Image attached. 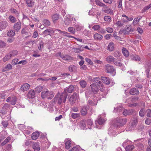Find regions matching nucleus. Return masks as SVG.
Listing matches in <instances>:
<instances>
[{"mask_svg": "<svg viewBox=\"0 0 151 151\" xmlns=\"http://www.w3.org/2000/svg\"><path fill=\"white\" fill-rule=\"evenodd\" d=\"M95 2L97 5L100 7H103L101 9V11L102 12L107 14L112 13V12L111 11V9L107 7L105 4L100 1L99 0H95Z\"/></svg>", "mask_w": 151, "mask_h": 151, "instance_id": "f257e3e1", "label": "nucleus"}, {"mask_svg": "<svg viewBox=\"0 0 151 151\" xmlns=\"http://www.w3.org/2000/svg\"><path fill=\"white\" fill-rule=\"evenodd\" d=\"M54 93L52 91H49L48 89L44 90L41 93L42 98L44 99L47 98V99H51L53 97Z\"/></svg>", "mask_w": 151, "mask_h": 151, "instance_id": "f03ea898", "label": "nucleus"}, {"mask_svg": "<svg viewBox=\"0 0 151 151\" xmlns=\"http://www.w3.org/2000/svg\"><path fill=\"white\" fill-rule=\"evenodd\" d=\"M68 95L67 93L66 92L62 93L60 94H57L58 98L57 103L59 105H60L63 102L65 103Z\"/></svg>", "mask_w": 151, "mask_h": 151, "instance_id": "7ed1b4c3", "label": "nucleus"}, {"mask_svg": "<svg viewBox=\"0 0 151 151\" xmlns=\"http://www.w3.org/2000/svg\"><path fill=\"white\" fill-rule=\"evenodd\" d=\"M116 122L114 124V127L119 128L124 126L127 122V119L125 118H119L116 120Z\"/></svg>", "mask_w": 151, "mask_h": 151, "instance_id": "20e7f679", "label": "nucleus"}, {"mask_svg": "<svg viewBox=\"0 0 151 151\" xmlns=\"http://www.w3.org/2000/svg\"><path fill=\"white\" fill-rule=\"evenodd\" d=\"M64 22L66 25H68L70 23L74 24L76 23V20L73 17L69 16L65 18Z\"/></svg>", "mask_w": 151, "mask_h": 151, "instance_id": "39448f33", "label": "nucleus"}, {"mask_svg": "<svg viewBox=\"0 0 151 151\" xmlns=\"http://www.w3.org/2000/svg\"><path fill=\"white\" fill-rule=\"evenodd\" d=\"M17 99L15 96H13L12 97H9L6 99V101L7 102H10L11 104L12 105H14L17 101Z\"/></svg>", "mask_w": 151, "mask_h": 151, "instance_id": "423d86ee", "label": "nucleus"}, {"mask_svg": "<svg viewBox=\"0 0 151 151\" xmlns=\"http://www.w3.org/2000/svg\"><path fill=\"white\" fill-rule=\"evenodd\" d=\"M105 69L106 72L109 73H112L115 71L113 66L109 64H107L105 65Z\"/></svg>", "mask_w": 151, "mask_h": 151, "instance_id": "0eeeda50", "label": "nucleus"}, {"mask_svg": "<svg viewBox=\"0 0 151 151\" xmlns=\"http://www.w3.org/2000/svg\"><path fill=\"white\" fill-rule=\"evenodd\" d=\"M78 96L77 93H74L71 95L69 101L70 104L72 105L74 104Z\"/></svg>", "mask_w": 151, "mask_h": 151, "instance_id": "6e6552de", "label": "nucleus"}, {"mask_svg": "<svg viewBox=\"0 0 151 151\" xmlns=\"http://www.w3.org/2000/svg\"><path fill=\"white\" fill-rule=\"evenodd\" d=\"M9 108V105L8 104H6L3 106L2 109L1 111V113L3 114H6L7 111Z\"/></svg>", "mask_w": 151, "mask_h": 151, "instance_id": "1a4fd4ad", "label": "nucleus"}, {"mask_svg": "<svg viewBox=\"0 0 151 151\" xmlns=\"http://www.w3.org/2000/svg\"><path fill=\"white\" fill-rule=\"evenodd\" d=\"M21 23L20 22H18L15 23L14 25V28L16 32H18L21 29Z\"/></svg>", "mask_w": 151, "mask_h": 151, "instance_id": "9d476101", "label": "nucleus"}, {"mask_svg": "<svg viewBox=\"0 0 151 151\" xmlns=\"http://www.w3.org/2000/svg\"><path fill=\"white\" fill-rule=\"evenodd\" d=\"M30 87V85L27 83H25L21 86V90L23 92L27 91L29 89Z\"/></svg>", "mask_w": 151, "mask_h": 151, "instance_id": "9b49d317", "label": "nucleus"}, {"mask_svg": "<svg viewBox=\"0 0 151 151\" xmlns=\"http://www.w3.org/2000/svg\"><path fill=\"white\" fill-rule=\"evenodd\" d=\"M129 93L131 95L137 96L139 94V92L136 88H134L130 90Z\"/></svg>", "mask_w": 151, "mask_h": 151, "instance_id": "f8f14e48", "label": "nucleus"}, {"mask_svg": "<svg viewBox=\"0 0 151 151\" xmlns=\"http://www.w3.org/2000/svg\"><path fill=\"white\" fill-rule=\"evenodd\" d=\"M51 18L54 23H55L60 18V15L58 14H54L52 15Z\"/></svg>", "mask_w": 151, "mask_h": 151, "instance_id": "ddd939ff", "label": "nucleus"}, {"mask_svg": "<svg viewBox=\"0 0 151 151\" xmlns=\"http://www.w3.org/2000/svg\"><path fill=\"white\" fill-rule=\"evenodd\" d=\"M35 91L34 90L31 89L27 93V96L29 99H32L35 97Z\"/></svg>", "mask_w": 151, "mask_h": 151, "instance_id": "4468645a", "label": "nucleus"}, {"mask_svg": "<svg viewBox=\"0 0 151 151\" xmlns=\"http://www.w3.org/2000/svg\"><path fill=\"white\" fill-rule=\"evenodd\" d=\"M90 86L92 92L95 94L97 93L98 89L96 84L93 83L91 84Z\"/></svg>", "mask_w": 151, "mask_h": 151, "instance_id": "2eb2a0df", "label": "nucleus"}, {"mask_svg": "<svg viewBox=\"0 0 151 151\" xmlns=\"http://www.w3.org/2000/svg\"><path fill=\"white\" fill-rule=\"evenodd\" d=\"M87 109L86 106H83L81 108V113L82 116H84L87 114Z\"/></svg>", "mask_w": 151, "mask_h": 151, "instance_id": "dca6fc26", "label": "nucleus"}, {"mask_svg": "<svg viewBox=\"0 0 151 151\" xmlns=\"http://www.w3.org/2000/svg\"><path fill=\"white\" fill-rule=\"evenodd\" d=\"M101 80L103 82L106 84H109L110 82L109 78L108 77L102 76L101 77Z\"/></svg>", "mask_w": 151, "mask_h": 151, "instance_id": "f3484780", "label": "nucleus"}, {"mask_svg": "<svg viewBox=\"0 0 151 151\" xmlns=\"http://www.w3.org/2000/svg\"><path fill=\"white\" fill-rule=\"evenodd\" d=\"M8 26V23L6 21H3L0 22V29H4Z\"/></svg>", "mask_w": 151, "mask_h": 151, "instance_id": "a211bd4d", "label": "nucleus"}, {"mask_svg": "<svg viewBox=\"0 0 151 151\" xmlns=\"http://www.w3.org/2000/svg\"><path fill=\"white\" fill-rule=\"evenodd\" d=\"M79 126L81 129H84L86 126V121L85 120H81L80 122Z\"/></svg>", "mask_w": 151, "mask_h": 151, "instance_id": "6ab92c4d", "label": "nucleus"}, {"mask_svg": "<svg viewBox=\"0 0 151 151\" xmlns=\"http://www.w3.org/2000/svg\"><path fill=\"white\" fill-rule=\"evenodd\" d=\"M134 110L133 109L125 110L124 109L123 112V114L125 116L131 114L133 112Z\"/></svg>", "mask_w": 151, "mask_h": 151, "instance_id": "aec40b11", "label": "nucleus"}, {"mask_svg": "<svg viewBox=\"0 0 151 151\" xmlns=\"http://www.w3.org/2000/svg\"><path fill=\"white\" fill-rule=\"evenodd\" d=\"M74 89V87L73 85H70L64 90V92L67 93V91L69 93H72Z\"/></svg>", "mask_w": 151, "mask_h": 151, "instance_id": "412c9836", "label": "nucleus"}, {"mask_svg": "<svg viewBox=\"0 0 151 151\" xmlns=\"http://www.w3.org/2000/svg\"><path fill=\"white\" fill-rule=\"evenodd\" d=\"M114 45L112 42H110L108 46L107 50L110 51H112L114 49Z\"/></svg>", "mask_w": 151, "mask_h": 151, "instance_id": "4be33fe9", "label": "nucleus"}, {"mask_svg": "<svg viewBox=\"0 0 151 151\" xmlns=\"http://www.w3.org/2000/svg\"><path fill=\"white\" fill-rule=\"evenodd\" d=\"M26 2L28 7H32L34 5V2L33 0H26Z\"/></svg>", "mask_w": 151, "mask_h": 151, "instance_id": "5701e85b", "label": "nucleus"}, {"mask_svg": "<svg viewBox=\"0 0 151 151\" xmlns=\"http://www.w3.org/2000/svg\"><path fill=\"white\" fill-rule=\"evenodd\" d=\"M40 143L39 142H36L33 145V148L35 151H39L40 150L39 147Z\"/></svg>", "mask_w": 151, "mask_h": 151, "instance_id": "b1692460", "label": "nucleus"}, {"mask_svg": "<svg viewBox=\"0 0 151 151\" xmlns=\"http://www.w3.org/2000/svg\"><path fill=\"white\" fill-rule=\"evenodd\" d=\"M122 53L124 56L126 57H128L129 55V52L128 50L125 47H122Z\"/></svg>", "mask_w": 151, "mask_h": 151, "instance_id": "393cba45", "label": "nucleus"}, {"mask_svg": "<svg viewBox=\"0 0 151 151\" xmlns=\"http://www.w3.org/2000/svg\"><path fill=\"white\" fill-rule=\"evenodd\" d=\"M60 56L63 60H70L71 58L70 56L67 55H61V53H60Z\"/></svg>", "mask_w": 151, "mask_h": 151, "instance_id": "a878e982", "label": "nucleus"}, {"mask_svg": "<svg viewBox=\"0 0 151 151\" xmlns=\"http://www.w3.org/2000/svg\"><path fill=\"white\" fill-rule=\"evenodd\" d=\"M106 61L108 63L113 62L114 61L115 58L111 55L107 56L106 58Z\"/></svg>", "mask_w": 151, "mask_h": 151, "instance_id": "bb28decb", "label": "nucleus"}, {"mask_svg": "<svg viewBox=\"0 0 151 151\" xmlns=\"http://www.w3.org/2000/svg\"><path fill=\"white\" fill-rule=\"evenodd\" d=\"M40 135V134L39 132H33L32 134L31 137L32 138V139L35 140L37 139Z\"/></svg>", "mask_w": 151, "mask_h": 151, "instance_id": "cd10ccee", "label": "nucleus"}, {"mask_svg": "<svg viewBox=\"0 0 151 151\" xmlns=\"http://www.w3.org/2000/svg\"><path fill=\"white\" fill-rule=\"evenodd\" d=\"M131 124L132 126L136 127L137 123V117H135L132 119L131 121Z\"/></svg>", "mask_w": 151, "mask_h": 151, "instance_id": "c85d7f7f", "label": "nucleus"}, {"mask_svg": "<svg viewBox=\"0 0 151 151\" xmlns=\"http://www.w3.org/2000/svg\"><path fill=\"white\" fill-rule=\"evenodd\" d=\"M93 37L95 40H101L103 38V36L102 35L97 33L95 34L94 35Z\"/></svg>", "mask_w": 151, "mask_h": 151, "instance_id": "c756f323", "label": "nucleus"}, {"mask_svg": "<svg viewBox=\"0 0 151 151\" xmlns=\"http://www.w3.org/2000/svg\"><path fill=\"white\" fill-rule=\"evenodd\" d=\"M12 68V65L10 64H8L3 69L2 71L3 72H5L6 70H10Z\"/></svg>", "mask_w": 151, "mask_h": 151, "instance_id": "7c9ffc66", "label": "nucleus"}, {"mask_svg": "<svg viewBox=\"0 0 151 151\" xmlns=\"http://www.w3.org/2000/svg\"><path fill=\"white\" fill-rule=\"evenodd\" d=\"M79 84L81 87L83 88H85L86 86V82L84 80H81L79 82Z\"/></svg>", "mask_w": 151, "mask_h": 151, "instance_id": "2f4dec72", "label": "nucleus"}, {"mask_svg": "<svg viewBox=\"0 0 151 151\" xmlns=\"http://www.w3.org/2000/svg\"><path fill=\"white\" fill-rule=\"evenodd\" d=\"M134 148V146L132 145H127L125 147L126 151H132Z\"/></svg>", "mask_w": 151, "mask_h": 151, "instance_id": "473e14b6", "label": "nucleus"}, {"mask_svg": "<svg viewBox=\"0 0 151 151\" xmlns=\"http://www.w3.org/2000/svg\"><path fill=\"white\" fill-rule=\"evenodd\" d=\"M43 89V86H37L35 88V92L37 93H40Z\"/></svg>", "mask_w": 151, "mask_h": 151, "instance_id": "72a5a7b5", "label": "nucleus"}, {"mask_svg": "<svg viewBox=\"0 0 151 151\" xmlns=\"http://www.w3.org/2000/svg\"><path fill=\"white\" fill-rule=\"evenodd\" d=\"M15 34V31L12 29L9 30L7 33V35L10 37L13 36Z\"/></svg>", "mask_w": 151, "mask_h": 151, "instance_id": "f704fd0d", "label": "nucleus"}, {"mask_svg": "<svg viewBox=\"0 0 151 151\" xmlns=\"http://www.w3.org/2000/svg\"><path fill=\"white\" fill-rule=\"evenodd\" d=\"M44 43L42 40H40L39 41V43L38 45V48L40 50H41L44 47L43 45Z\"/></svg>", "mask_w": 151, "mask_h": 151, "instance_id": "c9c22d12", "label": "nucleus"}, {"mask_svg": "<svg viewBox=\"0 0 151 151\" xmlns=\"http://www.w3.org/2000/svg\"><path fill=\"white\" fill-rule=\"evenodd\" d=\"M9 19L11 23H14L16 22V18L12 15H10L9 16Z\"/></svg>", "mask_w": 151, "mask_h": 151, "instance_id": "e433bc0d", "label": "nucleus"}, {"mask_svg": "<svg viewBox=\"0 0 151 151\" xmlns=\"http://www.w3.org/2000/svg\"><path fill=\"white\" fill-rule=\"evenodd\" d=\"M124 110V109L121 106H119L117 108H114V111H116V112H120L122 111H123Z\"/></svg>", "mask_w": 151, "mask_h": 151, "instance_id": "4c0bfd02", "label": "nucleus"}, {"mask_svg": "<svg viewBox=\"0 0 151 151\" xmlns=\"http://www.w3.org/2000/svg\"><path fill=\"white\" fill-rule=\"evenodd\" d=\"M18 52L17 50H13L11 51L9 53L12 57L16 55L18 53Z\"/></svg>", "mask_w": 151, "mask_h": 151, "instance_id": "58836bf2", "label": "nucleus"}, {"mask_svg": "<svg viewBox=\"0 0 151 151\" xmlns=\"http://www.w3.org/2000/svg\"><path fill=\"white\" fill-rule=\"evenodd\" d=\"M132 59L133 60L137 61H139L140 60V58L138 55H132Z\"/></svg>", "mask_w": 151, "mask_h": 151, "instance_id": "ea45409f", "label": "nucleus"}, {"mask_svg": "<svg viewBox=\"0 0 151 151\" xmlns=\"http://www.w3.org/2000/svg\"><path fill=\"white\" fill-rule=\"evenodd\" d=\"M71 141L70 140L67 141L65 143V147L67 149H68L71 146L70 143Z\"/></svg>", "mask_w": 151, "mask_h": 151, "instance_id": "a19ab883", "label": "nucleus"}, {"mask_svg": "<svg viewBox=\"0 0 151 151\" xmlns=\"http://www.w3.org/2000/svg\"><path fill=\"white\" fill-rule=\"evenodd\" d=\"M146 112V111H145V110L144 109H142L139 112V115L140 116L142 117L145 116Z\"/></svg>", "mask_w": 151, "mask_h": 151, "instance_id": "79ce46f5", "label": "nucleus"}, {"mask_svg": "<svg viewBox=\"0 0 151 151\" xmlns=\"http://www.w3.org/2000/svg\"><path fill=\"white\" fill-rule=\"evenodd\" d=\"M139 99V97L138 96H134L132 98H130L129 99L132 102H136L138 101Z\"/></svg>", "mask_w": 151, "mask_h": 151, "instance_id": "37998d69", "label": "nucleus"}, {"mask_svg": "<svg viewBox=\"0 0 151 151\" xmlns=\"http://www.w3.org/2000/svg\"><path fill=\"white\" fill-rule=\"evenodd\" d=\"M11 56L9 54V53L7 54L3 58V61L4 62H6L8 60H9L11 58Z\"/></svg>", "mask_w": 151, "mask_h": 151, "instance_id": "c03bdc74", "label": "nucleus"}, {"mask_svg": "<svg viewBox=\"0 0 151 151\" xmlns=\"http://www.w3.org/2000/svg\"><path fill=\"white\" fill-rule=\"evenodd\" d=\"M105 122V119H102L101 117H100L98 119L97 122L99 124L102 125Z\"/></svg>", "mask_w": 151, "mask_h": 151, "instance_id": "a18cd8bd", "label": "nucleus"}, {"mask_svg": "<svg viewBox=\"0 0 151 151\" xmlns=\"http://www.w3.org/2000/svg\"><path fill=\"white\" fill-rule=\"evenodd\" d=\"M151 7V3L149 5L145 6L144 8L142 10L141 12L142 13H143L147 10L149 9Z\"/></svg>", "mask_w": 151, "mask_h": 151, "instance_id": "49530a36", "label": "nucleus"}, {"mask_svg": "<svg viewBox=\"0 0 151 151\" xmlns=\"http://www.w3.org/2000/svg\"><path fill=\"white\" fill-rule=\"evenodd\" d=\"M83 26H80L77 24L75 25L74 27L75 30H76L78 31H81L83 29Z\"/></svg>", "mask_w": 151, "mask_h": 151, "instance_id": "de8ad7c7", "label": "nucleus"}, {"mask_svg": "<svg viewBox=\"0 0 151 151\" xmlns=\"http://www.w3.org/2000/svg\"><path fill=\"white\" fill-rule=\"evenodd\" d=\"M43 23L44 24L47 26H49L50 24V21L47 19H44L43 21Z\"/></svg>", "mask_w": 151, "mask_h": 151, "instance_id": "09e8293b", "label": "nucleus"}, {"mask_svg": "<svg viewBox=\"0 0 151 151\" xmlns=\"http://www.w3.org/2000/svg\"><path fill=\"white\" fill-rule=\"evenodd\" d=\"M80 114H76L74 113H72L71 115V117L73 119H75L80 116Z\"/></svg>", "mask_w": 151, "mask_h": 151, "instance_id": "8fccbe9b", "label": "nucleus"}, {"mask_svg": "<svg viewBox=\"0 0 151 151\" xmlns=\"http://www.w3.org/2000/svg\"><path fill=\"white\" fill-rule=\"evenodd\" d=\"M113 55L115 57H119L120 56L121 53L119 51L116 50L113 53Z\"/></svg>", "mask_w": 151, "mask_h": 151, "instance_id": "3c124183", "label": "nucleus"}, {"mask_svg": "<svg viewBox=\"0 0 151 151\" xmlns=\"http://www.w3.org/2000/svg\"><path fill=\"white\" fill-rule=\"evenodd\" d=\"M68 31L72 34H74L75 33V28H74L72 27H70L68 28Z\"/></svg>", "mask_w": 151, "mask_h": 151, "instance_id": "603ef678", "label": "nucleus"}, {"mask_svg": "<svg viewBox=\"0 0 151 151\" xmlns=\"http://www.w3.org/2000/svg\"><path fill=\"white\" fill-rule=\"evenodd\" d=\"M12 148V146L10 144H8L6 146L4 150L6 151H10Z\"/></svg>", "mask_w": 151, "mask_h": 151, "instance_id": "864d4df0", "label": "nucleus"}, {"mask_svg": "<svg viewBox=\"0 0 151 151\" xmlns=\"http://www.w3.org/2000/svg\"><path fill=\"white\" fill-rule=\"evenodd\" d=\"M43 33L45 35H48L51 36L50 29H47L45 30L43 32Z\"/></svg>", "mask_w": 151, "mask_h": 151, "instance_id": "5fc2aeb1", "label": "nucleus"}, {"mask_svg": "<svg viewBox=\"0 0 151 151\" xmlns=\"http://www.w3.org/2000/svg\"><path fill=\"white\" fill-rule=\"evenodd\" d=\"M104 19L105 21L109 22H110L111 21V17L108 16H105Z\"/></svg>", "mask_w": 151, "mask_h": 151, "instance_id": "6e6d98bb", "label": "nucleus"}, {"mask_svg": "<svg viewBox=\"0 0 151 151\" xmlns=\"http://www.w3.org/2000/svg\"><path fill=\"white\" fill-rule=\"evenodd\" d=\"M6 45V43L2 40H0V47L3 48Z\"/></svg>", "mask_w": 151, "mask_h": 151, "instance_id": "4d7b16f0", "label": "nucleus"}, {"mask_svg": "<svg viewBox=\"0 0 151 151\" xmlns=\"http://www.w3.org/2000/svg\"><path fill=\"white\" fill-rule=\"evenodd\" d=\"M97 83L99 87H101L102 88V89L100 88V90H101V91H103V88L104 87V85L102 84V82L101 81H99Z\"/></svg>", "mask_w": 151, "mask_h": 151, "instance_id": "13d9d810", "label": "nucleus"}, {"mask_svg": "<svg viewBox=\"0 0 151 151\" xmlns=\"http://www.w3.org/2000/svg\"><path fill=\"white\" fill-rule=\"evenodd\" d=\"M146 115L147 117H151V110L148 109L146 111Z\"/></svg>", "mask_w": 151, "mask_h": 151, "instance_id": "bf43d9fd", "label": "nucleus"}, {"mask_svg": "<svg viewBox=\"0 0 151 151\" xmlns=\"http://www.w3.org/2000/svg\"><path fill=\"white\" fill-rule=\"evenodd\" d=\"M114 31L113 29L111 27H107L106 28V32L109 33H112Z\"/></svg>", "mask_w": 151, "mask_h": 151, "instance_id": "052dcab7", "label": "nucleus"}, {"mask_svg": "<svg viewBox=\"0 0 151 151\" xmlns=\"http://www.w3.org/2000/svg\"><path fill=\"white\" fill-rule=\"evenodd\" d=\"M100 28V26L99 25H96L93 26L92 28L94 30L96 31L99 30Z\"/></svg>", "mask_w": 151, "mask_h": 151, "instance_id": "680f3d73", "label": "nucleus"}, {"mask_svg": "<svg viewBox=\"0 0 151 151\" xmlns=\"http://www.w3.org/2000/svg\"><path fill=\"white\" fill-rule=\"evenodd\" d=\"M87 123L88 126H91L93 125V123L90 119H88L87 120Z\"/></svg>", "mask_w": 151, "mask_h": 151, "instance_id": "e2e57ef3", "label": "nucleus"}, {"mask_svg": "<svg viewBox=\"0 0 151 151\" xmlns=\"http://www.w3.org/2000/svg\"><path fill=\"white\" fill-rule=\"evenodd\" d=\"M88 104L92 106H94L96 105V103H95L93 102L91 99H89L88 101Z\"/></svg>", "mask_w": 151, "mask_h": 151, "instance_id": "0e129e2a", "label": "nucleus"}, {"mask_svg": "<svg viewBox=\"0 0 151 151\" xmlns=\"http://www.w3.org/2000/svg\"><path fill=\"white\" fill-rule=\"evenodd\" d=\"M74 50L75 52L76 53H79L83 50V49H81L80 48H74Z\"/></svg>", "mask_w": 151, "mask_h": 151, "instance_id": "69168bd1", "label": "nucleus"}, {"mask_svg": "<svg viewBox=\"0 0 151 151\" xmlns=\"http://www.w3.org/2000/svg\"><path fill=\"white\" fill-rule=\"evenodd\" d=\"M144 128V127L143 125L141 124H139L138 128V129L139 131H142Z\"/></svg>", "mask_w": 151, "mask_h": 151, "instance_id": "338daca9", "label": "nucleus"}, {"mask_svg": "<svg viewBox=\"0 0 151 151\" xmlns=\"http://www.w3.org/2000/svg\"><path fill=\"white\" fill-rule=\"evenodd\" d=\"M85 60L89 64L91 65L93 64V62L90 59L86 58H85Z\"/></svg>", "mask_w": 151, "mask_h": 151, "instance_id": "774afa93", "label": "nucleus"}]
</instances>
